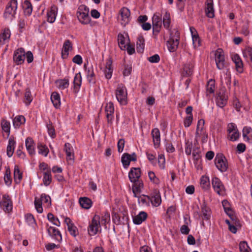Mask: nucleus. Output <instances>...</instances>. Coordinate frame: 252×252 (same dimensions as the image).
<instances>
[{
  "label": "nucleus",
  "mask_w": 252,
  "mask_h": 252,
  "mask_svg": "<svg viewBox=\"0 0 252 252\" xmlns=\"http://www.w3.org/2000/svg\"><path fill=\"white\" fill-rule=\"evenodd\" d=\"M112 63V61L111 59H109L106 63L105 69L104 71V74L105 77L109 79L112 77V74L113 72V69L112 68L111 65Z\"/></svg>",
  "instance_id": "nucleus-24"
},
{
  "label": "nucleus",
  "mask_w": 252,
  "mask_h": 252,
  "mask_svg": "<svg viewBox=\"0 0 252 252\" xmlns=\"http://www.w3.org/2000/svg\"><path fill=\"white\" fill-rule=\"evenodd\" d=\"M17 8V2L16 0H11L7 3L3 13L4 18H9L10 16L14 17Z\"/></svg>",
  "instance_id": "nucleus-5"
},
{
  "label": "nucleus",
  "mask_w": 252,
  "mask_h": 252,
  "mask_svg": "<svg viewBox=\"0 0 252 252\" xmlns=\"http://www.w3.org/2000/svg\"><path fill=\"white\" fill-rule=\"evenodd\" d=\"M215 82L214 80L210 79L206 85L207 93L210 94L214 93L215 90Z\"/></svg>",
  "instance_id": "nucleus-44"
},
{
  "label": "nucleus",
  "mask_w": 252,
  "mask_h": 252,
  "mask_svg": "<svg viewBox=\"0 0 252 252\" xmlns=\"http://www.w3.org/2000/svg\"><path fill=\"white\" fill-rule=\"evenodd\" d=\"M227 98L225 90L221 89L217 94L216 99L217 105L220 108L223 107L227 103Z\"/></svg>",
  "instance_id": "nucleus-8"
},
{
  "label": "nucleus",
  "mask_w": 252,
  "mask_h": 252,
  "mask_svg": "<svg viewBox=\"0 0 252 252\" xmlns=\"http://www.w3.org/2000/svg\"><path fill=\"white\" fill-rule=\"evenodd\" d=\"M26 119L22 115L16 116L13 120V125L15 128H19L21 125L25 124Z\"/></svg>",
  "instance_id": "nucleus-25"
},
{
  "label": "nucleus",
  "mask_w": 252,
  "mask_h": 252,
  "mask_svg": "<svg viewBox=\"0 0 252 252\" xmlns=\"http://www.w3.org/2000/svg\"><path fill=\"white\" fill-rule=\"evenodd\" d=\"M180 39V33L178 31H176L175 34L173 35V33H170V38L167 42V46L170 52H174L177 48L179 45Z\"/></svg>",
  "instance_id": "nucleus-3"
},
{
  "label": "nucleus",
  "mask_w": 252,
  "mask_h": 252,
  "mask_svg": "<svg viewBox=\"0 0 252 252\" xmlns=\"http://www.w3.org/2000/svg\"><path fill=\"white\" fill-rule=\"evenodd\" d=\"M84 67L87 72V80L89 83L94 84L95 83V75L93 66L87 68V64L85 63Z\"/></svg>",
  "instance_id": "nucleus-19"
},
{
  "label": "nucleus",
  "mask_w": 252,
  "mask_h": 252,
  "mask_svg": "<svg viewBox=\"0 0 252 252\" xmlns=\"http://www.w3.org/2000/svg\"><path fill=\"white\" fill-rule=\"evenodd\" d=\"M89 9L85 5H81L78 8L77 16L79 22L84 25L88 24L91 21L89 15Z\"/></svg>",
  "instance_id": "nucleus-1"
},
{
  "label": "nucleus",
  "mask_w": 252,
  "mask_h": 252,
  "mask_svg": "<svg viewBox=\"0 0 252 252\" xmlns=\"http://www.w3.org/2000/svg\"><path fill=\"white\" fill-rule=\"evenodd\" d=\"M34 205L35 208L37 211V212L39 213H41L43 212V208L42 207V202L39 198L37 197H35L34 200Z\"/></svg>",
  "instance_id": "nucleus-51"
},
{
  "label": "nucleus",
  "mask_w": 252,
  "mask_h": 252,
  "mask_svg": "<svg viewBox=\"0 0 252 252\" xmlns=\"http://www.w3.org/2000/svg\"><path fill=\"white\" fill-rule=\"evenodd\" d=\"M0 207L5 212L9 213L12 210V202L8 195H3Z\"/></svg>",
  "instance_id": "nucleus-9"
},
{
  "label": "nucleus",
  "mask_w": 252,
  "mask_h": 252,
  "mask_svg": "<svg viewBox=\"0 0 252 252\" xmlns=\"http://www.w3.org/2000/svg\"><path fill=\"white\" fill-rule=\"evenodd\" d=\"M39 199L41 200L42 202L47 203L48 206L51 204V198L48 195L43 193L41 195L40 198Z\"/></svg>",
  "instance_id": "nucleus-56"
},
{
  "label": "nucleus",
  "mask_w": 252,
  "mask_h": 252,
  "mask_svg": "<svg viewBox=\"0 0 252 252\" xmlns=\"http://www.w3.org/2000/svg\"><path fill=\"white\" fill-rule=\"evenodd\" d=\"M192 148V142L189 140H186L185 153L187 155H190Z\"/></svg>",
  "instance_id": "nucleus-53"
},
{
  "label": "nucleus",
  "mask_w": 252,
  "mask_h": 252,
  "mask_svg": "<svg viewBox=\"0 0 252 252\" xmlns=\"http://www.w3.org/2000/svg\"><path fill=\"white\" fill-rule=\"evenodd\" d=\"M170 24V16L169 12L166 11L163 17V25L165 28L168 29Z\"/></svg>",
  "instance_id": "nucleus-46"
},
{
  "label": "nucleus",
  "mask_w": 252,
  "mask_h": 252,
  "mask_svg": "<svg viewBox=\"0 0 252 252\" xmlns=\"http://www.w3.org/2000/svg\"><path fill=\"white\" fill-rule=\"evenodd\" d=\"M32 100V96L29 88L26 89V92L24 95V102L27 105H29Z\"/></svg>",
  "instance_id": "nucleus-37"
},
{
  "label": "nucleus",
  "mask_w": 252,
  "mask_h": 252,
  "mask_svg": "<svg viewBox=\"0 0 252 252\" xmlns=\"http://www.w3.org/2000/svg\"><path fill=\"white\" fill-rule=\"evenodd\" d=\"M215 61L217 68L219 69H222L224 67V57L221 52H216L215 53Z\"/></svg>",
  "instance_id": "nucleus-16"
},
{
  "label": "nucleus",
  "mask_w": 252,
  "mask_h": 252,
  "mask_svg": "<svg viewBox=\"0 0 252 252\" xmlns=\"http://www.w3.org/2000/svg\"><path fill=\"white\" fill-rule=\"evenodd\" d=\"M116 96L120 104L123 105L126 104V89L123 84H121L118 86L116 90Z\"/></svg>",
  "instance_id": "nucleus-2"
},
{
  "label": "nucleus",
  "mask_w": 252,
  "mask_h": 252,
  "mask_svg": "<svg viewBox=\"0 0 252 252\" xmlns=\"http://www.w3.org/2000/svg\"><path fill=\"white\" fill-rule=\"evenodd\" d=\"M81 75L80 73L75 74L74 78V91L75 93L78 92V89L79 88L81 85Z\"/></svg>",
  "instance_id": "nucleus-35"
},
{
  "label": "nucleus",
  "mask_w": 252,
  "mask_h": 252,
  "mask_svg": "<svg viewBox=\"0 0 252 252\" xmlns=\"http://www.w3.org/2000/svg\"><path fill=\"white\" fill-rule=\"evenodd\" d=\"M147 217L148 215L145 212L141 211L137 215L133 217V222L135 224H140L147 219Z\"/></svg>",
  "instance_id": "nucleus-21"
},
{
  "label": "nucleus",
  "mask_w": 252,
  "mask_h": 252,
  "mask_svg": "<svg viewBox=\"0 0 252 252\" xmlns=\"http://www.w3.org/2000/svg\"><path fill=\"white\" fill-rule=\"evenodd\" d=\"M47 231L49 235L53 239L58 241L59 242L62 241V235L58 229L53 226H50L48 228Z\"/></svg>",
  "instance_id": "nucleus-17"
},
{
  "label": "nucleus",
  "mask_w": 252,
  "mask_h": 252,
  "mask_svg": "<svg viewBox=\"0 0 252 252\" xmlns=\"http://www.w3.org/2000/svg\"><path fill=\"white\" fill-rule=\"evenodd\" d=\"M145 39L143 36L139 35L137 38L136 50L137 52L142 53L144 50Z\"/></svg>",
  "instance_id": "nucleus-26"
},
{
  "label": "nucleus",
  "mask_w": 252,
  "mask_h": 252,
  "mask_svg": "<svg viewBox=\"0 0 252 252\" xmlns=\"http://www.w3.org/2000/svg\"><path fill=\"white\" fill-rule=\"evenodd\" d=\"M238 130V129L234 123H229L227 126V132L228 134L231 133L233 131Z\"/></svg>",
  "instance_id": "nucleus-64"
},
{
  "label": "nucleus",
  "mask_w": 252,
  "mask_h": 252,
  "mask_svg": "<svg viewBox=\"0 0 252 252\" xmlns=\"http://www.w3.org/2000/svg\"><path fill=\"white\" fill-rule=\"evenodd\" d=\"M204 120L203 119H200L198 121L195 136L196 140L201 136L202 133L205 131L204 129Z\"/></svg>",
  "instance_id": "nucleus-23"
},
{
  "label": "nucleus",
  "mask_w": 252,
  "mask_h": 252,
  "mask_svg": "<svg viewBox=\"0 0 252 252\" xmlns=\"http://www.w3.org/2000/svg\"><path fill=\"white\" fill-rule=\"evenodd\" d=\"M140 176L141 170L140 168L132 167L128 173V178L131 182H135L137 181Z\"/></svg>",
  "instance_id": "nucleus-15"
},
{
  "label": "nucleus",
  "mask_w": 252,
  "mask_h": 252,
  "mask_svg": "<svg viewBox=\"0 0 252 252\" xmlns=\"http://www.w3.org/2000/svg\"><path fill=\"white\" fill-rule=\"evenodd\" d=\"M99 220V216L95 215L94 217L92 223L90 224L88 230V233L90 235L93 236L97 233L98 227L100 226Z\"/></svg>",
  "instance_id": "nucleus-7"
},
{
  "label": "nucleus",
  "mask_w": 252,
  "mask_h": 252,
  "mask_svg": "<svg viewBox=\"0 0 252 252\" xmlns=\"http://www.w3.org/2000/svg\"><path fill=\"white\" fill-rule=\"evenodd\" d=\"M37 148L39 150V154H41L45 157L47 156L49 151L46 145H43L41 143H38Z\"/></svg>",
  "instance_id": "nucleus-39"
},
{
  "label": "nucleus",
  "mask_w": 252,
  "mask_h": 252,
  "mask_svg": "<svg viewBox=\"0 0 252 252\" xmlns=\"http://www.w3.org/2000/svg\"><path fill=\"white\" fill-rule=\"evenodd\" d=\"M205 5V12L206 15L210 18H214L215 16V10L214 8L213 0H206Z\"/></svg>",
  "instance_id": "nucleus-13"
},
{
  "label": "nucleus",
  "mask_w": 252,
  "mask_h": 252,
  "mask_svg": "<svg viewBox=\"0 0 252 252\" xmlns=\"http://www.w3.org/2000/svg\"><path fill=\"white\" fill-rule=\"evenodd\" d=\"M15 141L13 138H10L8 140V144L7 147V155L11 157L13 154Z\"/></svg>",
  "instance_id": "nucleus-28"
},
{
  "label": "nucleus",
  "mask_w": 252,
  "mask_h": 252,
  "mask_svg": "<svg viewBox=\"0 0 252 252\" xmlns=\"http://www.w3.org/2000/svg\"><path fill=\"white\" fill-rule=\"evenodd\" d=\"M209 212V209L206 207L205 205L201 206V217L203 220H208L210 219V214Z\"/></svg>",
  "instance_id": "nucleus-38"
},
{
  "label": "nucleus",
  "mask_w": 252,
  "mask_h": 252,
  "mask_svg": "<svg viewBox=\"0 0 252 252\" xmlns=\"http://www.w3.org/2000/svg\"><path fill=\"white\" fill-rule=\"evenodd\" d=\"M52 181V176L50 171H46L44 173L43 182L45 186H48Z\"/></svg>",
  "instance_id": "nucleus-40"
},
{
  "label": "nucleus",
  "mask_w": 252,
  "mask_h": 252,
  "mask_svg": "<svg viewBox=\"0 0 252 252\" xmlns=\"http://www.w3.org/2000/svg\"><path fill=\"white\" fill-rule=\"evenodd\" d=\"M158 162L161 169H164L165 167V158L163 155H159L158 157Z\"/></svg>",
  "instance_id": "nucleus-61"
},
{
  "label": "nucleus",
  "mask_w": 252,
  "mask_h": 252,
  "mask_svg": "<svg viewBox=\"0 0 252 252\" xmlns=\"http://www.w3.org/2000/svg\"><path fill=\"white\" fill-rule=\"evenodd\" d=\"M200 187L204 190H207L210 187L209 178L203 176L200 179Z\"/></svg>",
  "instance_id": "nucleus-33"
},
{
  "label": "nucleus",
  "mask_w": 252,
  "mask_h": 252,
  "mask_svg": "<svg viewBox=\"0 0 252 252\" xmlns=\"http://www.w3.org/2000/svg\"><path fill=\"white\" fill-rule=\"evenodd\" d=\"M215 164L216 167L221 172H225L228 168L226 158L221 154H218L215 159Z\"/></svg>",
  "instance_id": "nucleus-4"
},
{
  "label": "nucleus",
  "mask_w": 252,
  "mask_h": 252,
  "mask_svg": "<svg viewBox=\"0 0 252 252\" xmlns=\"http://www.w3.org/2000/svg\"><path fill=\"white\" fill-rule=\"evenodd\" d=\"M47 128L48 129V132L49 135L53 138H55L56 136V133L55 131V129L52 124L49 123L47 125Z\"/></svg>",
  "instance_id": "nucleus-57"
},
{
  "label": "nucleus",
  "mask_w": 252,
  "mask_h": 252,
  "mask_svg": "<svg viewBox=\"0 0 252 252\" xmlns=\"http://www.w3.org/2000/svg\"><path fill=\"white\" fill-rule=\"evenodd\" d=\"M118 42L121 49L125 50L126 48L125 38L121 33H119L118 35Z\"/></svg>",
  "instance_id": "nucleus-47"
},
{
  "label": "nucleus",
  "mask_w": 252,
  "mask_h": 252,
  "mask_svg": "<svg viewBox=\"0 0 252 252\" xmlns=\"http://www.w3.org/2000/svg\"><path fill=\"white\" fill-rule=\"evenodd\" d=\"M59 88L64 89L69 86V80L67 79H61L56 82Z\"/></svg>",
  "instance_id": "nucleus-42"
},
{
  "label": "nucleus",
  "mask_w": 252,
  "mask_h": 252,
  "mask_svg": "<svg viewBox=\"0 0 252 252\" xmlns=\"http://www.w3.org/2000/svg\"><path fill=\"white\" fill-rule=\"evenodd\" d=\"M212 186L215 191L219 195H222L224 192V187L221 181L217 177H214L212 180Z\"/></svg>",
  "instance_id": "nucleus-11"
},
{
  "label": "nucleus",
  "mask_w": 252,
  "mask_h": 252,
  "mask_svg": "<svg viewBox=\"0 0 252 252\" xmlns=\"http://www.w3.org/2000/svg\"><path fill=\"white\" fill-rule=\"evenodd\" d=\"M72 48V44L69 40H66L63 44L62 55L63 58H66L68 55L69 49Z\"/></svg>",
  "instance_id": "nucleus-22"
},
{
  "label": "nucleus",
  "mask_w": 252,
  "mask_h": 252,
  "mask_svg": "<svg viewBox=\"0 0 252 252\" xmlns=\"http://www.w3.org/2000/svg\"><path fill=\"white\" fill-rule=\"evenodd\" d=\"M232 224L230 225L229 227V230L233 233H236L237 232V226H240L239 221L234 219V218H232Z\"/></svg>",
  "instance_id": "nucleus-43"
},
{
  "label": "nucleus",
  "mask_w": 252,
  "mask_h": 252,
  "mask_svg": "<svg viewBox=\"0 0 252 252\" xmlns=\"http://www.w3.org/2000/svg\"><path fill=\"white\" fill-rule=\"evenodd\" d=\"M1 126L2 129L6 133H10V123L5 119L1 121Z\"/></svg>",
  "instance_id": "nucleus-45"
},
{
  "label": "nucleus",
  "mask_w": 252,
  "mask_h": 252,
  "mask_svg": "<svg viewBox=\"0 0 252 252\" xmlns=\"http://www.w3.org/2000/svg\"><path fill=\"white\" fill-rule=\"evenodd\" d=\"M132 70L131 65L125 64V69L123 71V75L124 76H127L131 74Z\"/></svg>",
  "instance_id": "nucleus-63"
},
{
  "label": "nucleus",
  "mask_w": 252,
  "mask_h": 252,
  "mask_svg": "<svg viewBox=\"0 0 252 252\" xmlns=\"http://www.w3.org/2000/svg\"><path fill=\"white\" fill-rule=\"evenodd\" d=\"M26 149L29 152V154L31 155L35 154V144L32 138L28 137L26 140Z\"/></svg>",
  "instance_id": "nucleus-20"
},
{
  "label": "nucleus",
  "mask_w": 252,
  "mask_h": 252,
  "mask_svg": "<svg viewBox=\"0 0 252 252\" xmlns=\"http://www.w3.org/2000/svg\"><path fill=\"white\" fill-rule=\"evenodd\" d=\"M150 200L153 206L155 207L159 206L161 202L159 191L158 190H155L150 196Z\"/></svg>",
  "instance_id": "nucleus-14"
},
{
  "label": "nucleus",
  "mask_w": 252,
  "mask_h": 252,
  "mask_svg": "<svg viewBox=\"0 0 252 252\" xmlns=\"http://www.w3.org/2000/svg\"><path fill=\"white\" fill-rule=\"evenodd\" d=\"M110 214L108 212H105L104 214L100 218V224L105 226L106 223L110 220Z\"/></svg>",
  "instance_id": "nucleus-49"
},
{
  "label": "nucleus",
  "mask_w": 252,
  "mask_h": 252,
  "mask_svg": "<svg viewBox=\"0 0 252 252\" xmlns=\"http://www.w3.org/2000/svg\"><path fill=\"white\" fill-rule=\"evenodd\" d=\"M130 154L128 153H125L123 154L122 157V162L123 165L125 168H127L130 163Z\"/></svg>",
  "instance_id": "nucleus-41"
},
{
  "label": "nucleus",
  "mask_w": 252,
  "mask_h": 252,
  "mask_svg": "<svg viewBox=\"0 0 252 252\" xmlns=\"http://www.w3.org/2000/svg\"><path fill=\"white\" fill-rule=\"evenodd\" d=\"M105 112H109L110 115H113L114 114V107L112 102H110L107 103L106 106H105Z\"/></svg>",
  "instance_id": "nucleus-59"
},
{
  "label": "nucleus",
  "mask_w": 252,
  "mask_h": 252,
  "mask_svg": "<svg viewBox=\"0 0 252 252\" xmlns=\"http://www.w3.org/2000/svg\"><path fill=\"white\" fill-rule=\"evenodd\" d=\"M134 185L132 187V191L135 197H137L136 194L141 191V189L143 187V183L141 181L138 179L135 182H133Z\"/></svg>",
  "instance_id": "nucleus-29"
},
{
  "label": "nucleus",
  "mask_w": 252,
  "mask_h": 252,
  "mask_svg": "<svg viewBox=\"0 0 252 252\" xmlns=\"http://www.w3.org/2000/svg\"><path fill=\"white\" fill-rule=\"evenodd\" d=\"M120 17L119 19L121 20V24L126 26L128 23L129 20L130 12L129 10L126 7H123L120 11Z\"/></svg>",
  "instance_id": "nucleus-12"
},
{
  "label": "nucleus",
  "mask_w": 252,
  "mask_h": 252,
  "mask_svg": "<svg viewBox=\"0 0 252 252\" xmlns=\"http://www.w3.org/2000/svg\"><path fill=\"white\" fill-rule=\"evenodd\" d=\"M153 137L154 145L155 148H158L160 143V135L159 130L155 128H154L151 132Z\"/></svg>",
  "instance_id": "nucleus-18"
},
{
  "label": "nucleus",
  "mask_w": 252,
  "mask_h": 252,
  "mask_svg": "<svg viewBox=\"0 0 252 252\" xmlns=\"http://www.w3.org/2000/svg\"><path fill=\"white\" fill-rule=\"evenodd\" d=\"M243 56L252 62V48L247 47L243 52Z\"/></svg>",
  "instance_id": "nucleus-54"
},
{
  "label": "nucleus",
  "mask_w": 252,
  "mask_h": 252,
  "mask_svg": "<svg viewBox=\"0 0 252 252\" xmlns=\"http://www.w3.org/2000/svg\"><path fill=\"white\" fill-rule=\"evenodd\" d=\"M23 8L26 15L30 16L32 11V7L31 3L28 0H25L23 4Z\"/></svg>",
  "instance_id": "nucleus-31"
},
{
  "label": "nucleus",
  "mask_w": 252,
  "mask_h": 252,
  "mask_svg": "<svg viewBox=\"0 0 252 252\" xmlns=\"http://www.w3.org/2000/svg\"><path fill=\"white\" fill-rule=\"evenodd\" d=\"M153 33L157 35L159 32L162 25L161 16L158 14H155L152 17Z\"/></svg>",
  "instance_id": "nucleus-6"
},
{
  "label": "nucleus",
  "mask_w": 252,
  "mask_h": 252,
  "mask_svg": "<svg viewBox=\"0 0 252 252\" xmlns=\"http://www.w3.org/2000/svg\"><path fill=\"white\" fill-rule=\"evenodd\" d=\"M240 136V133L238 130L233 131L231 133L228 134V138L229 140L234 141L238 139Z\"/></svg>",
  "instance_id": "nucleus-55"
},
{
  "label": "nucleus",
  "mask_w": 252,
  "mask_h": 252,
  "mask_svg": "<svg viewBox=\"0 0 252 252\" xmlns=\"http://www.w3.org/2000/svg\"><path fill=\"white\" fill-rule=\"evenodd\" d=\"M47 219L49 221L52 222L54 225L58 226L60 225V222L59 219L57 218H55L52 213H49L48 214Z\"/></svg>",
  "instance_id": "nucleus-52"
},
{
  "label": "nucleus",
  "mask_w": 252,
  "mask_h": 252,
  "mask_svg": "<svg viewBox=\"0 0 252 252\" xmlns=\"http://www.w3.org/2000/svg\"><path fill=\"white\" fill-rule=\"evenodd\" d=\"M10 37V31L9 29L4 30L3 32L0 34V43L4 42L9 39Z\"/></svg>",
  "instance_id": "nucleus-48"
},
{
  "label": "nucleus",
  "mask_w": 252,
  "mask_h": 252,
  "mask_svg": "<svg viewBox=\"0 0 252 252\" xmlns=\"http://www.w3.org/2000/svg\"><path fill=\"white\" fill-rule=\"evenodd\" d=\"M68 230L70 234L74 237H75L78 234L77 229L74 224L70 226H69V227H68Z\"/></svg>",
  "instance_id": "nucleus-62"
},
{
  "label": "nucleus",
  "mask_w": 252,
  "mask_h": 252,
  "mask_svg": "<svg viewBox=\"0 0 252 252\" xmlns=\"http://www.w3.org/2000/svg\"><path fill=\"white\" fill-rule=\"evenodd\" d=\"M252 136V129L250 127L245 126L243 129V136L245 140L249 141Z\"/></svg>",
  "instance_id": "nucleus-36"
},
{
  "label": "nucleus",
  "mask_w": 252,
  "mask_h": 252,
  "mask_svg": "<svg viewBox=\"0 0 252 252\" xmlns=\"http://www.w3.org/2000/svg\"><path fill=\"white\" fill-rule=\"evenodd\" d=\"M56 14L55 10L51 9L47 14V21L49 23H53L56 19Z\"/></svg>",
  "instance_id": "nucleus-50"
},
{
  "label": "nucleus",
  "mask_w": 252,
  "mask_h": 252,
  "mask_svg": "<svg viewBox=\"0 0 252 252\" xmlns=\"http://www.w3.org/2000/svg\"><path fill=\"white\" fill-rule=\"evenodd\" d=\"M79 203L82 208L88 209L92 206V201L88 197H81L79 199Z\"/></svg>",
  "instance_id": "nucleus-27"
},
{
  "label": "nucleus",
  "mask_w": 252,
  "mask_h": 252,
  "mask_svg": "<svg viewBox=\"0 0 252 252\" xmlns=\"http://www.w3.org/2000/svg\"><path fill=\"white\" fill-rule=\"evenodd\" d=\"M51 100L54 106L58 108L61 104L60 96L57 92H53L51 95Z\"/></svg>",
  "instance_id": "nucleus-32"
},
{
  "label": "nucleus",
  "mask_w": 252,
  "mask_h": 252,
  "mask_svg": "<svg viewBox=\"0 0 252 252\" xmlns=\"http://www.w3.org/2000/svg\"><path fill=\"white\" fill-rule=\"evenodd\" d=\"M240 252H249L250 248L246 242H242L239 244Z\"/></svg>",
  "instance_id": "nucleus-58"
},
{
  "label": "nucleus",
  "mask_w": 252,
  "mask_h": 252,
  "mask_svg": "<svg viewBox=\"0 0 252 252\" xmlns=\"http://www.w3.org/2000/svg\"><path fill=\"white\" fill-rule=\"evenodd\" d=\"M14 178L16 184H19L22 179V173L20 171L17 165H15L14 166Z\"/></svg>",
  "instance_id": "nucleus-34"
},
{
  "label": "nucleus",
  "mask_w": 252,
  "mask_h": 252,
  "mask_svg": "<svg viewBox=\"0 0 252 252\" xmlns=\"http://www.w3.org/2000/svg\"><path fill=\"white\" fill-rule=\"evenodd\" d=\"M193 66L190 63H188L185 64L183 67V70L182 72V75L185 77H188L190 76L193 72L192 70Z\"/></svg>",
  "instance_id": "nucleus-30"
},
{
  "label": "nucleus",
  "mask_w": 252,
  "mask_h": 252,
  "mask_svg": "<svg viewBox=\"0 0 252 252\" xmlns=\"http://www.w3.org/2000/svg\"><path fill=\"white\" fill-rule=\"evenodd\" d=\"M148 176L151 180V181L153 182L155 184H158L159 183V179L156 176L154 172L152 171H150L148 173Z\"/></svg>",
  "instance_id": "nucleus-60"
},
{
  "label": "nucleus",
  "mask_w": 252,
  "mask_h": 252,
  "mask_svg": "<svg viewBox=\"0 0 252 252\" xmlns=\"http://www.w3.org/2000/svg\"><path fill=\"white\" fill-rule=\"evenodd\" d=\"M26 53L23 48L17 49L14 53L13 60L17 65L22 64L25 61Z\"/></svg>",
  "instance_id": "nucleus-10"
}]
</instances>
